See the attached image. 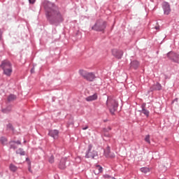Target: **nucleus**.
<instances>
[{
    "instance_id": "nucleus-1",
    "label": "nucleus",
    "mask_w": 179,
    "mask_h": 179,
    "mask_svg": "<svg viewBox=\"0 0 179 179\" xmlns=\"http://www.w3.org/2000/svg\"><path fill=\"white\" fill-rule=\"evenodd\" d=\"M43 6L46 12L47 19L51 24H54V23H57V22H64L62 14L59 13L58 8L52 3L45 1L43 3Z\"/></svg>"
},
{
    "instance_id": "nucleus-2",
    "label": "nucleus",
    "mask_w": 179,
    "mask_h": 179,
    "mask_svg": "<svg viewBox=\"0 0 179 179\" xmlns=\"http://www.w3.org/2000/svg\"><path fill=\"white\" fill-rule=\"evenodd\" d=\"M0 68L3 70V75L10 78L12 76L13 72V68L12 67V63L8 60H3L0 65Z\"/></svg>"
},
{
    "instance_id": "nucleus-3",
    "label": "nucleus",
    "mask_w": 179,
    "mask_h": 179,
    "mask_svg": "<svg viewBox=\"0 0 179 179\" xmlns=\"http://www.w3.org/2000/svg\"><path fill=\"white\" fill-rule=\"evenodd\" d=\"M106 106L109 108L110 113L114 115V113H115L117 108H118V102L114 99V98L108 96L106 101Z\"/></svg>"
},
{
    "instance_id": "nucleus-4",
    "label": "nucleus",
    "mask_w": 179,
    "mask_h": 179,
    "mask_svg": "<svg viewBox=\"0 0 179 179\" xmlns=\"http://www.w3.org/2000/svg\"><path fill=\"white\" fill-rule=\"evenodd\" d=\"M79 73L84 79L89 80L90 82H93L94 80V74L93 73H87V71L85 70H80Z\"/></svg>"
},
{
    "instance_id": "nucleus-5",
    "label": "nucleus",
    "mask_w": 179,
    "mask_h": 179,
    "mask_svg": "<svg viewBox=\"0 0 179 179\" xmlns=\"http://www.w3.org/2000/svg\"><path fill=\"white\" fill-rule=\"evenodd\" d=\"M106 29V22L103 20H99L92 27V30H96V31H103Z\"/></svg>"
},
{
    "instance_id": "nucleus-6",
    "label": "nucleus",
    "mask_w": 179,
    "mask_h": 179,
    "mask_svg": "<svg viewBox=\"0 0 179 179\" xmlns=\"http://www.w3.org/2000/svg\"><path fill=\"white\" fill-rule=\"evenodd\" d=\"M93 145H89L88 151L86 154V157L88 159H94L97 156V152L96 150H92Z\"/></svg>"
},
{
    "instance_id": "nucleus-7",
    "label": "nucleus",
    "mask_w": 179,
    "mask_h": 179,
    "mask_svg": "<svg viewBox=\"0 0 179 179\" xmlns=\"http://www.w3.org/2000/svg\"><path fill=\"white\" fill-rule=\"evenodd\" d=\"M112 55L117 58V59H121V58H122V55H124V51L120 49H113Z\"/></svg>"
},
{
    "instance_id": "nucleus-8",
    "label": "nucleus",
    "mask_w": 179,
    "mask_h": 179,
    "mask_svg": "<svg viewBox=\"0 0 179 179\" xmlns=\"http://www.w3.org/2000/svg\"><path fill=\"white\" fill-rule=\"evenodd\" d=\"M167 57L170 59H172V61H173L174 62L179 64V54L177 55L173 52H171L167 54Z\"/></svg>"
},
{
    "instance_id": "nucleus-9",
    "label": "nucleus",
    "mask_w": 179,
    "mask_h": 179,
    "mask_svg": "<svg viewBox=\"0 0 179 179\" xmlns=\"http://www.w3.org/2000/svg\"><path fill=\"white\" fill-rule=\"evenodd\" d=\"M163 9L164 15H169L170 12H171V9L170 8V5L167 2L163 3Z\"/></svg>"
},
{
    "instance_id": "nucleus-10",
    "label": "nucleus",
    "mask_w": 179,
    "mask_h": 179,
    "mask_svg": "<svg viewBox=\"0 0 179 179\" xmlns=\"http://www.w3.org/2000/svg\"><path fill=\"white\" fill-rule=\"evenodd\" d=\"M59 134V131H58V130H50L49 131L50 136H52V138L55 139H58Z\"/></svg>"
},
{
    "instance_id": "nucleus-11",
    "label": "nucleus",
    "mask_w": 179,
    "mask_h": 179,
    "mask_svg": "<svg viewBox=\"0 0 179 179\" xmlns=\"http://www.w3.org/2000/svg\"><path fill=\"white\" fill-rule=\"evenodd\" d=\"M98 96L97 94H94L93 95L89 96L85 98L86 101H94L97 100Z\"/></svg>"
},
{
    "instance_id": "nucleus-12",
    "label": "nucleus",
    "mask_w": 179,
    "mask_h": 179,
    "mask_svg": "<svg viewBox=\"0 0 179 179\" xmlns=\"http://www.w3.org/2000/svg\"><path fill=\"white\" fill-rule=\"evenodd\" d=\"M111 131V127H108L103 129V136L106 138H111L112 135L108 133V131Z\"/></svg>"
},
{
    "instance_id": "nucleus-13",
    "label": "nucleus",
    "mask_w": 179,
    "mask_h": 179,
    "mask_svg": "<svg viewBox=\"0 0 179 179\" xmlns=\"http://www.w3.org/2000/svg\"><path fill=\"white\" fill-rule=\"evenodd\" d=\"M10 149H17V146L16 145H22V143L19 141L10 142Z\"/></svg>"
},
{
    "instance_id": "nucleus-14",
    "label": "nucleus",
    "mask_w": 179,
    "mask_h": 179,
    "mask_svg": "<svg viewBox=\"0 0 179 179\" xmlns=\"http://www.w3.org/2000/svg\"><path fill=\"white\" fill-rule=\"evenodd\" d=\"M101 171H103V167H101L100 165H96L95 166V169L94 170V174L97 176V174H100Z\"/></svg>"
},
{
    "instance_id": "nucleus-15",
    "label": "nucleus",
    "mask_w": 179,
    "mask_h": 179,
    "mask_svg": "<svg viewBox=\"0 0 179 179\" xmlns=\"http://www.w3.org/2000/svg\"><path fill=\"white\" fill-rule=\"evenodd\" d=\"M131 68H133V69H136L138 66H139V62L138 61H133L130 64Z\"/></svg>"
},
{
    "instance_id": "nucleus-16",
    "label": "nucleus",
    "mask_w": 179,
    "mask_h": 179,
    "mask_svg": "<svg viewBox=\"0 0 179 179\" xmlns=\"http://www.w3.org/2000/svg\"><path fill=\"white\" fill-rule=\"evenodd\" d=\"M59 169H61L62 170H64V169H65L66 166L65 165V159H62L60 164L59 165Z\"/></svg>"
},
{
    "instance_id": "nucleus-17",
    "label": "nucleus",
    "mask_w": 179,
    "mask_h": 179,
    "mask_svg": "<svg viewBox=\"0 0 179 179\" xmlns=\"http://www.w3.org/2000/svg\"><path fill=\"white\" fill-rule=\"evenodd\" d=\"M153 90H162V85L160 83H157L156 85H153Z\"/></svg>"
},
{
    "instance_id": "nucleus-18",
    "label": "nucleus",
    "mask_w": 179,
    "mask_h": 179,
    "mask_svg": "<svg viewBox=\"0 0 179 179\" xmlns=\"http://www.w3.org/2000/svg\"><path fill=\"white\" fill-rule=\"evenodd\" d=\"M142 114H144V115L149 117V110H146L145 108V106H142V110L141 111Z\"/></svg>"
},
{
    "instance_id": "nucleus-19",
    "label": "nucleus",
    "mask_w": 179,
    "mask_h": 179,
    "mask_svg": "<svg viewBox=\"0 0 179 179\" xmlns=\"http://www.w3.org/2000/svg\"><path fill=\"white\" fill-rule=\"evenodd\" d=\"M141 173H144V174H146L147 173L150 172V169H149L148 167H143L141 169Z\"/></svg>"
},
{
    "instance_id": "nucleus-20",
    "label": "nucleus",
    "mask_w": 179,
    "mask_h": 179,
    "mask_svg": "<svg viewBox=\"0 0 179 179\" xmlns=\"http://www.w3.org/2000/svg\"><path fill=\"white\" fill-rule=\"evenodd\" d=\"M14 100H16V96L15 94H10L8 96V101H14Z\"/></svg>"
},
{
    "instance_id": "nucleus-21",
    "label": "nucleus",
    "mask_w": 179,
    "mask_h": 179,
    "mask_svg": "<svg viewBox=\"0 0 179 179\" xmlns=\"http://www.w3.org/2000/svg\"><path fill=\"white\" fill-rule=\"evenodd\" d=\"M2 111L5 114H8V113H10V111H12V106H8L6 108L3 109Z\"/></svg>"
},
{
    "instance_id": "nucleus-22",
    "label": "nucleus",
    "mask_w": 179,
    "mask_h": 179,
    "mask_svg": "<svg viewBox=\"0 0 179 179\" xmlns=\"http://www.w3.org/2000/svg\"><path fill=\"white\" fill-rule=\"evenodd\" d=\"M17 155H20L21 156H24V151H23V149L19 148L16 151Z\"/></svg>"
},
{
    "instance_id": "nucleus-23",
    "label": "nucleus",
    "mask_w": 179,
    "mask_h": 179,
    "mask_svg": "<svg viewBox=\"0 0 179 179\" xmlns=\"http://www.w3.org/2000/svg\"><path fill=\"white\" fill-rule=\"evenodd\" d=\"M0 142L2 145H6V143L8 142V139L5 137H1L0 139Z\"/></svg>"
},
{
    "instance_id": "nucleus-24",
    "label": "nucleus",
    "mask_w": 179,
    "mask_h": 179,
    "mask_svg": "<svg viewBox=\"0 0 179 179\" xmlns=\"http://www.w3.org/2000/svg\"><path fill=\"white\" fill-rule=\"evenodd\" d=\"M10 170L11 171H16V170H17V167H16V166H15L13 164H10Z\"/></svg>"
},
{
    "instance_id": "nucleus-25",
    "label": "nucleus",
    "mask_w": 179,
    "mask_h": 179,
    "mask_svg": "<svg viewBox=\"0 0 179 179\" xmlns=\"http://www.w3.org/2000/svg\"><path fill=\"white\" fill-rule=\"evenodd\" d=\"M145 141L147 142V143H149V145H150V135L145 136Z\"/></svg>"
},
{
    "instance_id": "nucleus-26",
    "label": "nucleus",
    "mask_w": 179,
    "mask_h": 179,
    "mask_svg": "<svg viewBox=\"0 0 179 179\" xmlns=\"http://www.w3.org/2000/svg\"><path fill=\"white\" fill-rule=\"evenodd\" d=\"M54 162V156H51L49 159V162L52 163Z\"/></svg>"
},
{
    "instance_id": "nucleus-27",
    "label": "nucleus",
    "mask_w": 179,
    "mask_h": 179,
    "mask_svg": "<svg viewBox=\"0 0 179 179\" xmlns=\"http://www.w3.org/2000/svg\"><path fill=\"white\" fill-rule=\"evenodd\" d=\"M104 178H111V176L110 175L106 174L103 176Z\"/></svg>"
},
{
    "instance_id": "nucleus-28",
    "label": "nucleus",
    "mask_w": 179,
    "mask_h": 179,
    "mask_svg": "<svg viewBox=\"0 0 179 179\" xmlns=\"http://www.w3.org/2000/svg\"><path fill=\"white\" fill-rule=\"evenodd\" d=\"M7 128H8V129H13L12 128V124H8L7 125Z\"/></svg>"
},
{
    "instance_id": "nucleus-29",
    "label": "nucleus",
    "mask_w": 179,
    "mask_h": 179,
    "mask_svg": "<svg viewBox=\"0 0 179 179\" xmlns=\"http://www.w3.org/2000/svg\"><path fill=\"white\" fill-rule=\"evenodd\" d=\"M105 152L108 155V153H110V147H108Z\"/></svg>"
},
{
    "instance_id": "nucleus-30",
    "label": "nucleus",
    "mask_w": 179,
    "mask_h": 179,
    "mask_svg": "<svg viewBox=\"0 0 179 179\" xmlns=\"http://www.w3.org/2000/svg\"><path fill=\"white\" fill-rule=\"evenodd\" d=\"M29 3H34L36 2V0H29Z\"/></svg>"
},
{
    "instance_id": "nucleus-31",
    "label": "nucleus",
    "mask_w": 179,
    "mask_h": 179,
    "mask_svg": "<svg viewBox=\"0 0 179 179\" xmlns=\"http://www.w3.org/2000/svg\"><path fill=\"white\" fill-rule=\"evenodd\" d=\"M2 38V31L0 29V40Z\"/></svg>"
},
{
    "instance_id": "nucleus-32",
    "label": "nucleus",
    "mask_w": 179,
    "mask_h": 179,
    "mask_svg": "<svg viewBox=\"0 0 179 179\" xmlns=\"http://www.w3.org/2000/svg\"><path fill=\"white\" fill-rule=\"evenodd\" d=\"M88 128H89V127L87 126V127L83 128V129L85 131V130L87 129Z\"/></svg>"
},
{
    "instance_id": "nucleus-33",
    "label": "nucleus",
    "mask_w": 179,
    "mask_h": 179,
    "mask_svg": "<svg viewBox=\"0 0 179 179\" xmlns=\"http://www.w3.org/2000/svg\"><path fill=\"white\" fill-rule=\"evenodd\" d=\"M31 73H33L34 72V69H32L31 70Z\"/></svg>"
},
{
    "instance_id": "nucleus-34",
    "label": "nucleus",
    "mask_w": 179,
    "mask_h": 179,
    "mask_svg": "<svg viewBox=\"0 0 179 179\" xmlns=\"http://www.w3.org/2000/svg\"><path fill=\"white\" fill-rule=\"evenodd\" d=\"M156 29H159L157 27H155Z\"/></svg>"
},
{
    "instance_id": "nucleus-35",
    "label": "nucleus",
    "mask_w": 179,
    "mask_h": 179,
    "mask_svg": "<svg viewBox=\"0 0 179 179\" xmlns=\"http://www.w3.org/2000/svg\"><path fill=\"white\" fill-rule=\"evenodd\" d=\"M29 171H30V168H29Z\"/></svg>"
},
{
    "instance_id": "nucleus-36",
    "label": "nucleus",
    "mask_w": 179,
    "mask_h": 179,
    "mask_svg": "<svg viewBox=\"0 0 179 179\" xmlns=\"http://www.w3.org/2000/svg\"><path fill=\"white\" fill-rule=\"evenodd\" d=\"M114 179H115V178H114Z\"/></svg>"
}]
</instances>
